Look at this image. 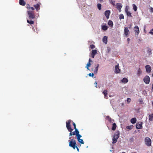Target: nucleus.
Wrapping results in <instances>:
<instances>
[{
	"instance_id": "54",
	"label": "nucleus",
	"mask_w": 153,
	"mask_h": 153,
	"mask_svg": "<svg viewBox=\"0 0 153 153\" xmlns=\"http://www.w3.org/2000/svg\"><path fill=\"white\" fill-rule=\"evenodd\" d=\"M132 153H137L136 152H132Z\"/></svg>"
},
{
	"instance_id": "17",
	"label": "nucleus",
	"mask_w": 153,
	"mask_h": 153,
	"mask_svg": "<svg viewBox=\"0 0 153 153\" xmlns=\"http://www.w3.org/2000/svg\"><path fill=\"white\" fill-rule=\"evenodd\" d=\"M134 30L135 32V33H137V35L139 33L140 31L139 30V28L138 26H136L134 28Z\"/></svg>"
},
{
	"instance_id": "13",
	"label": "nucleus",
	"mask_w": 153,
	"mask_h": 153,
	"mask_svg": "<svg viewBox=\"0 0 153 153\" xmlns=\"http://www.w3.org/2000/svg\"><path fill=\"white\" fill-rule=\"evenodd\" d=\"M40 3L39 2L36 5H34V7H35L37 11H38V10L40 9Z\"/></svg>"
},
{
	"instance_id": "45",
	"label": "nucleus",
	"mask_w": 153,
	"mask_h": 153,
	"mask_svg": "<svg viewBox=\"0 0 153 153\" xmlns=\"http://www.w3.org/2000/svg\"><path fill=\"white\" fill-rule=\"evenodd\" d=\"M97 82H96L95 83H94V84L96 85L95 86V87H96L97 88Z\"/></svg>"
},
{
	"instance_id": "15",
	"label": "nucleus",
	"mask_w": 153,
	"mask_h": 153,
	"mask_svg": "<svg viewBox=\"0 0 153 153\" xmlns=\"http://www.w3.org/2000/svg\"><path fill=\"white\" fill-rule=\"evenodd\" d=\"M125 12L127 16L132 17L131 13L128 11V9L127 8V6H126L125 8Z\"/></svg>"
},
{
	"instance_id": "55",
	"label": "nucleus",
	"mask_w": 153,
	"mask_h": 153,
	"mask_svg": "<svg viewBox=\"0 0 153 153\" xmlns=\"http://www.w3.org/2000/svg\"><path fill=\"white\" fill-rule=\"evenodd\" d=\"M122 153H126L123 152H122Z\"/></svg>"
},
{
	"instance_id": "5",
	"label": "nucleus",
	"mask_w": 153,
	"mask_h": 153,
	"mask_svg": "<svg viewBox=\"0 0 153 153\" xmlns=\"http://www.w3.org/2000/svg\"><path fill=\"white\" fill-rule=\"evenodd\" d=\"M119 137V133H118L117 134H115L114 135L113 138L112 140V143L113 144L115 143L117 140L118 138Z\"/></svg>"
},
{
	"instance_id": "24",
	"label": "nucleus",
	"mask_w": 153,
	"mask_h": 153,
	"mask_svg": "<svg viewBox=\"0 0 153 153\" xmlns=\"http://www.w3.org/2000/svg\"><path fill=\"white\" fill-rule=\"evenodd\" d=\"M117 127V125L115 123H114L112 124V127L111 129L113 131H114L116 130Z\"/></svg>"
},
{
	"instance_id": "36",
	"label": "nucleus",
	"mask_w": 153,
	"mask_h": 153,
	"mask_svg": "<svg viewBox=\"0 0 153 153\" xmlns=\"http://www.w3.org/2000/svg\"><path fill=\"white\" fill-rule=\"evenodd\" d=\"M134 141V137H131L129 139V141L130 142H132Z\"/></svg>"
},
{
	"instance_id": "48",
	"label": "nucleus",
	"mask_w": 153,
	"mask_h": 153,
	"mask_svg": "<svg viewBox=\"0 0 153 153\" xmlns=\"http://www.w3.org/2000/svg\"><path fill=\"white\" fill-rule=\"evenodd\" d=\"M76 148L77 150L78 151V152H79V149L78 148L77 146H76Z\"/></svg>"
},
{
	"instance_id": "32",
	"label": "nucleus",
	"mask_w": 153,
	"mask_h": 153,
	"mask_svg": "<svg viewBox=\"0 0 153 153\" xmlns=\"http://www.w3.org/2000/svg\"><path fill=\"white\" fill-rule=\"evenodd\" d=\"M97 51L96 50H93L91 52V54L96 55L97 53Z\"/></svg>"
},
{
	"instance_id": "42",
	"label": "nucleus",
	"mask_w": 153,
	"mask_h": 153,
	"mask_svg": "<svg viewBox=\"0 0 153 153\" xmlns=\"http://www.w3.org/2000/svg\"><path fill=\"white\" fill-rule=\"evenodd\" d=\"M88 75L90 76H92V77H93L94 76V74L93 73H92V74L90 73Z\"/></svg>"
},
{
	"instance_id": "20",
	"label": "nucleus",
	"mask_w": 153,
	"mask_h": 153,
	"mask_svg": "<svg viewBox=\"0 0 153 153\" xmlns=\"http://www.w3.org/2000/svg\"><path fill=\"white\" fill-rule=\"evenodd\" d=\"M107 39L108 37L107 36H104L102 39V41L105 44H106L107 42Z\"/></svg>"
},
{
	"instance_id": "53",
	"label": "nucleus",
	"mask_w": 153,
	"mask_h": 153,
	"mask_svg": "<svg viewBox=\"0 0 153 153\" xmlns=\"http://www.w3.org/2000/svg\"><path fill=\"white\" fill-rule=\"evenodd\" d=\"M152 105H153V102H152Z\"/></svg>"
},
{
	"instance_id": "28",
	"label": "nucleus",
	"mask_w": 153,
	"mask_h": 153,
	"mask_svg": "<svg viewBox=\"0 0 153 153\" xmlns=\"http://www.w3.org/2000/svg\"><path fill=\"white\" fill-rule=\"evenodd\" d=\"M102 29L104 30H106L108 29V27L105 25H103L102 26Z\"/></svg>"
},
{
	"instance_id": "52",
	"label": "nucleus",
	"mask_w": 153,
	"mask_h": 153,
	"mask_svg": "<svg viewBox=\"0 0 153 153\" xmlns=\"http://www.w3.org/2000/svg\"><path fill=\"white\" fill-rule=\"evenodd\" d=\"M100 2L102 1L103 0H99Z\"/></svg>"
},
{
	"instance_id": "4",
	"label": "nucleus",
	"mask_w": 153,
	"mask_h": 153,
	"mask_svg": "<svg viewBox=\"0 0 153 153\" xmlns=\"http://www.w3.org/2000/svg\"><path fill=\"white\" fill-rule=\"evenodd\" d=\"M145 144L148 146H150L151 145V140L148 137H146L145 138Z\"/></svg>"
},
{
	"instance_id": "46",
	"label": "nucleus",
	"mask_w": 153,
	"mask_h": 153,
	"mask_svg": "<svg viewBox=\"0 0 153 153\" xmlns=\"http://www.w3.org/2000/svg\"><path fill=\"white\" fill-rule=\"evenodd\" d=\"M94 56H95V55L94 54H92L91 53V56L92 58H94Z\"/></svg>"
},
{
	"instance_id": "8",
	"label": "nucleus",
	"mask_w": 153,
	"mask_h": 153,
	"mask_svg": "<svg viewBox=\"0 0 153 153\" xmlns=\"http://www.w3.org/2000/svg\"><path fill=\"white\" fill-rule=\"evenodd\" d=\"M78 136H77V139L79 143L81 144H83L84 143L82 139H81L80 138L82 137V136L80 134H77Z\"/></svg>"
},
{
	"instance_id": "11",
	"label": "nucleus",
	"mask_w": 153,
	"mask_h": 153,
	"mask_svg": "<svg viewBox=\"0 0 153 153\" xmlns=\"http://www.w3.org/2000/svg\"><path fill=\"white\" fill-rule=\"evenodd\" d=\"M130 33V32L127 27H125L124 29V34L126 36H127Z\"/></svg>"
},
{
	"instance_id": "47",
	"label": "nucleus",
	"mask_w": 153,
	"mask_h": 153,
	"mask_svg": "<svg viewBox=\"0 0 153 153\" xmlns=\"http://www.w3.org/2000/svg\"><path fill=\"white\" fill-rule=\"evenodd\" d=\"M92 62V60H91V59L90 58L89 59V62H89L90 63H91V62Z\"/></svg>"
},
{
	"instance_id": "9",
	"label": "nucleus",
	"mask_w": 153,
	"mask_h": 153,
	"mask_svg": "<svg viewBox=\"0 0 153 153\" xmlns=\"http://www.w3.org/2000/svg\"><path fill=\"white\" fill-rule=\"evenodd\" d=\"M117 9L119 10L120 12L121 11V8L122 7V4L120 3H117L116 4Z\"/></svg>"
},
{
	"instance_id": "33",
	"label": "nucleus",
	"mask_w": 153,
	"mask_h": 153,
	"mask_svg": "<svg viewBox=\"0 0 153 153\" xmlns=\"http://www.w3.org/2000/svg\"><path fill=\"white\" fill-rule=\"evenodd\" d=\"M142 73V71L140 68H139L137 70V74L138 76H140Z\"/></svg>"
},
{
	"instance_id": "50",
	"label": "nucleus",
	"mask_w": 153,
	"mask_h": 153,
	"mask_svg": "<svg viewBox=\"0 0 153 153\" xmlns=\"http://www.w3.org/2000/svg\"><path fill=\"white\" fill-rule=\"evenodd\" d=\"M127 40H128V41H130V39L129 38H128L127 39Z\"/></svg>"
},
{
	"instance_id": "31",
	"label": "nucleus",
	"mask_w": 153,
	"mask_h": 153,
	"mask_svg": "<svg viewBox=\"0 0 153 153\" xmlns=\"http://www.w3.org/2000/svg\"><path fill=\"white\" fill-rule=\"evenodd\" d=\"M97 66L95 68V70L94 71V72L95 74H96L97 73V71L98 70L99 65L98 64H97Z\"/></svg>"
},
{
	"instance_id": "39",
	"label": "nucleus",
	"mask_w": 153,
	"mask_h": 153,
	"mask_svg": "<svg viewBox=\"0 0 153 153\" xmlns=\"http://www.w3.org/2000/svg\"><path fill=\"white\" fill-rule=\"evenodd\" d=\"M127 102L128 103H129L131 101V99L129 98H128L127 99Z\"/></svg>"
},
{
	"instance_id": "30",
	"label": "nucleus",
	"mask_w": 153,
	"mask_h": 153,
	"mask_svg": "<svg viewBox=\"0 0 153 153\" xmlns=\"http://www.w3.org/2000/svg\"><path fill=\"white\" fill-rule=\"evenodd\" d=\"M132 6L133 7V10L135 11H136L137 9V6L134 4H133Z\"/></svg>"
},
{
	"instance_id": "21",
	"label": "nucleus",
	"mask_w": 153,
	"mask_h": 153,
	"mask_svg": "<svg viewBox=\"0 0 153 153\" xmlns=\"http://www.w3.org/2000/svg\"><path fill=\"white\" fill-rule=\"evenodd\" d=\"M106 118L110 123H112L114 121V120L112 119L110 117L108 116H107Z\"/></svg>"
},
{
	"instance_id": "37",
	"label": "nucleus",
	"mask_w": 153,
	"mask_h": 153,
	"mask_svg": "<svg viewBox=\"0 0 153 153\" xmlns=\"http://www.w3.org/2000/svg\"><path fill=\"white\" fill-rule=\"evenodd\" d=\"M119 18L120 19H124V17L123 15L122 14H121L119 15Z\"/></svg>"
},
{
	"instance_id": "1",
	"label": "nucleus",
	"mask_w": 153,
	"mask_h": 153,
	"mask_svg": "<svg viewBox=\"0 0 153 153\" xmlns=\"http://www.w3.org/2000/svg\"><path fill=\"white\" fill-rule=\"evenodd\" d=\"M26 8L28 10L27 11V13L29 19L31 20L35 18V14L33 11L35 9L33 7H31L30 5L28 4L26 5Z\"/></svg>"
},
{
	"instance_id": "49",
	"label": "nucleus",
	"mask_w": 153,
	"mask_h": 153,
	"mask_svg": "<svg viewBox=\"0 0 153 153\" xmlns=\"http://www.w3.org/2000/svg\"><path fill=\"white\" fill-rule=\"evenodd\" d=\"M151 10H152V12H153V8L152 7L151 8Z\"/></svg>"
},
{
	"instance_id": "27",
	"label": "nucleus",
	"mask_w": 153,
	"mask_h": 153,
	"mask_svg": "<svg viewBox=\"0 0 153 153\" xmlns=\"http://www.w3.org/2000/svg\"><path fill=\"white\" fill-rule=\"evenodd\" d=\"M149 120L150 121L153 120V113L149 115Z\"/></svg>"
},
{
	"instance_id": "18",
	"label": "nucleus",
	"mask_w": 153,
	"mask_h": 153,
	"mask_svg": "<svg viewBox=\"0 0 153 153\" xmlns=\"http://www.w3.org/2000/svg\"><path fill=\"white\" fill-rule=\"evenodd\" d=\"M147 53L149 55H151L152 53L151 49L149 48H147Z\"/></svg>"
},
{
	"instance_id": "35",
	"label": "nucleus",
	"mask_w": 153,
	"mask_h": 153,
	"mask_svg": "<svg viewBox=\"0 0 153 153\" xmlns=\"http://www.w3.org/2000/svg\"><path fill=\"white\" fill-rule=\"evenodd\" d=\"M126 128L131 130L133 128V126H128L126 127Z\"/></svg>"
},
{
	"instance_id": "2",
	"label": "nucleus",
	"mask_w": 153,
	"mask_h": 153,
	"mask_svg": "<svg viewBox=\"0 0 153 153\" xmlns=\"http://www.w3.org/2000/svg\"><path fill=\"white\" fill-rule=\"evenodd\" d=\"M69 146L71 147H72L74 149H75L76 147V142L74 139H72L71 141L69 140Z\"/></svg>"
},
{
	"instance_id": "34",
	"label": "nucleus",
	"mask_w": 153,
	"mask_h": 153,
	"mask_svg": "<svg viewBox=\"0 0 153 153\" xmlns=\"http://www.w3.org/2000/svg\"><path fill=\"white\" fill-rule=\"evenodd\" d=\"M91 65V63H90L89 62H88L86 66V68H87V69L88 70H89V67H90V66Z\"/></svg>"
},
{
	"instance_id": "51",
	"label": "nucleus",
	"mask_w": 153,
	"mask_h": 153,
	"mask_svg": "<svg viewBox=\"0 0 153 153\" xmlns=\"http://www.w3.org/2000/svg\"><path fill=\"white\" fill-rule=\"evenodd\" d=\"M152 90L153 91V83L152 84Z\"/></svg>"
},
{
	"instance_id": "41",
	"label": "nucleus",
	"mask_w": 153,
	"mask_h": 153,
	"mask_svg": "<svg viewBox=\"0 0 153 153\" xmlns=\"http://www.w3.org/2000/svg\"><path fill=\"white\" fill-rule=\"evenodd\" d=\"M73 125L74 127V128L75 129V130L76 129H77L76 127V125L75 123L74 122L73 123Z\"/></svg>"
},
{
	"instance_id": "12",
	"label": "nucleus",
	"mask_w": 153,
	"mask_h": 153,
	"mask_svg": "<svg viewBox=\"0 0 153 153\" xmlns=\"http://www.w3.org/2000/svg\"><path fill=\"white\" fill-rule=\"evenodd\" d=\"M110 13V10H106L105 12V16L106 17V18L107 19H108L109 18V16Z\"/></svg>"
},
{
	"instance_id": "26",
	"label": "nucleus",
	"mask_w": 153,
	"mask_h": 153,
	"mask_svg": "<svg viewBox=\"0 0 153 153\" xmlns=\"http://www.w3.org/2000/svg\"><path fill=\"white\" fill-rule=\"evenodd\" d=\"M103 93L104 95L105 98H106V97H107L108 95L107 90H104L103 92Z\"/></svg>"
},
{
	"instance_id": "38",
	"label": "nucleus",
	"mask_w": 153,
	"mask_h": 153,
	"mask_svg": "<svg viewBox=\"0 0 153 153\" xmlns=\"http://www.w3.org/2000/svg\"><path fill=\"white\" fill-rule=\"evenodd\" d=\"M97 7L98 9L99 10H100L101 9V4H97Z\"/></svg>"
},
{
	"instance_id": "7",
	"label": "nucleus",
	"mask_w": 153,
	"mask_h": 153,
	"mask_svg": "<svg viewBox=\"0 0 153 153\" xmlns=\"http://www.w3.org/2000/svg\"><path fill=\"white\" fill-rule=\"evenodd\" d=\"M150 80V78L148 76H146L143 79V81L145 83L148 84H149Z\"/></svg>"
},
{
	"instance_id": "14",
	"label": "nucleus",
	"mask_w": 153,
	"mask_h": 153,
	"mask_svg": "<svg viewBox=\"0 0 153 153\" xmlns=\"http://www.w3.org/2000/svg\"><path fill=\"white\" fill-rule=\"evenodd\" d=\"M136 128L137 129H141L142 128V123L141 122L137 123L136 124Z\"/></svg>"
},
{
	"instance_id": "40",
	"label": "nucleus",
	"mask_w": 153,
	"mask_h": 153,
	"mask_svg": "<svg viewBox=\"0 0 153 153\" xmlns=\"http://www.w3.org/2000/svg\"><path fill=\"white\" fill-rule=\"evenodd\" d=\"M90 47L91 49H93L95 48V46L94 45L92 44L90 45Z\"/></svg>"
},
{
	"instance_id": "29",
	"label": "nucleus",
	"mask_w": 153,
	"mask_h": 153,
	"mask_svg": "<svg viewBox=\"0 0 153 153\" xmlns=\"http://www.w3.org/2000/svg\"><path fill=\"white\" fill-rule=\"evenodd\" d=\"M27 21L28 23L30 25H33L34 23V21L32 20H29L27 19Z\"/></svg>"
},
{
	"instance_id": "25",
	"label": "nucleus",
	"mask_w": 153,
	"mask_h": 153,
	"mask_svg": "<svg viewBox=\"0 0 153 153\" xmlns=\"http://www.w3.org/2000/svg\"><path fill=\"white\" fill-rule=\"evenodd\" d=\"M121 82L123 83H127L128 82V80L127 79L124 78L121 81Z\"/></svg>"
},
{
	"instance_id": "16",
	"label": "nucleus",
	"mask_w": 153,
	"mask_h": 153,
	"mask_svg": "<svg viewBox=\"0 0 153 153\" xmlns=\"http://www.w3.org/2000/svg\"><path fill=\"white\" fill-rule=\"evenodd\" d=\"M115 72L116 73H119L120 72V71L119 68V66L118 65H117L115 66Z\"/></svg>"
},
{
	"instance_id": "6",
	"label": "nucleus",
	"mask_w": 153,
	"mask_h": 153,
	"mask_svg": "<svg viewBox=\"0 0 153 153\" xmlns=\"http://www.w3.org/2000/svg\"><path fill=\"white\" fill-rule=\"evenodd\" d=\"M71 120H69L66 122V127L68 131L70 130H71L72 128H71Z\"/></svg>"
},
{
	"instance_id": "43",
	"label": "nucleus",
	"mask_w": 153,
	"mask_h": 153,
	"mask_svg": "<svg viewBox=\"0 0 153 153\" xmlns=\"http://www.w3.org/2000/svg\"><path fill=\"white\" fill-rule=\"evenodd\" d=\"M150 33L152 34H153V28L151 30V32Z\"/></svg>"
},
{
	"instance_id": "23",
	"label": "nucleus",
	"mask_w": 153,
	"mask_h": 153,
	"mask_svg": "<svg viewBox=\"0 0 153 153\" xmlns=\"http://www.w3.org/2000/svg\"><path fill=\"white\" fill-rule=\"evenodd\" d=\"M108 25L110 26V27H112L113 25V23L112 21L111 20H109L108 21Z\"/></svg>"
},
{
	"instance_id": "3",
	"label": "nucleus",
	"mask_w": 153,
	"mask_h": 153,
	"mask_svg": "<svg viewBox=\"0 0 153 153\" xmlns=\"http://www.w3.org/2000/svg\"><path fill=\"white\" fill-rule=\"evenodd\" d=\"M73 129H71V130H70L69 131L70 132L69 133V136H71L72 135H76L77 137L78 135L77 134H79V131L77 129H76L75 131L73 132H72V131L73 130Z\"/></svg>"
},
{
	"instance_id": "44",
	"label": "nucleus",
	"mask_w": 153,
	"mask_h": 153,
	"mask_svg": "<svg viewBox=\"0 0 153 153\" xmlns=\"http://www.w3.org/2000/svg\"><path fill=\"white\" fill-rule=\"evenodd\" d=\"M111 2H111L112 4L113 5H114L115 4V1H111Z\"/></svg>"
},
{
	"instance_id": "10",
	"label": "nucleus",
	"mask_w": 153,
	"mask_h": 153,
	"mask_svg": "<svg viewBox=\"0 0 153 153\" xmlns=\"http://www.w3.org/2000/svg\"><path fill=\"white\" fill-rule=\"evenodd\" d=\"M145 68L146 70V71L147 73H150L151 71V68L149 65H147L145 66Z\"/></svg>"
},
{
	"instance_id": "19",
	"label": "nucleus",
	"mask_w": 153,
	"mask_h": 153,
	"mask_svg": "<svg viewBox=\"0 0 153 153\" xmlns=\"http://www.w3.org/2000/svg\"><path fill=\"white\" fill-rule=\"evenodd\" d=\"M19 3L22 6H25L26 4V3L24 0H19Z\"/></svg>"
},
{
	"instance_id": "22",
	"label": "nucleus",
	"mask_w": 153,
	"mask_h": 153,
	"mask_svg": "<svg viewBox=\"0 0 153 153\" xmlns=\"http://www.w3.org/2000/svg\"><path fill=\"white\" fill-rule=\"evenodd\" d=\"M137 119L136 118H133L131 120V122L132 124H134L136 123Z\"/></svg>"
}]
</instances>
